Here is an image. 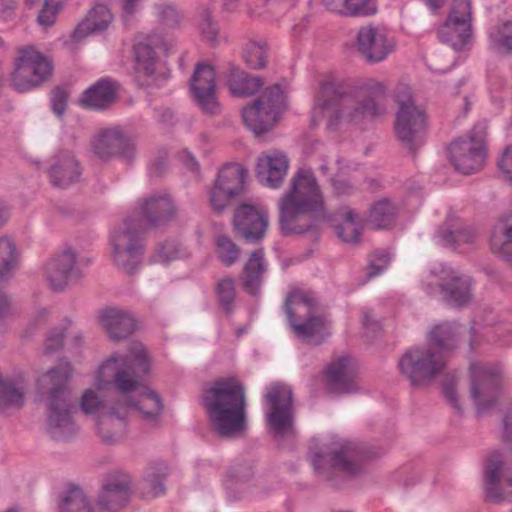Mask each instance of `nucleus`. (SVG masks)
<instances>
[{"label": "nucleus", "instance_id": "obj_4", "mask_svg": "<svg viewBox=\"0 0 512 512\" xmlns=\"http://www.w3.org/2000/svg\"><path fill=\"white\" fill-rule=\"evenodd\" d=\"M280 225L286 234L304 233L325 220L324 199L310 168H299L279 201Z\"/></svg>", "mask_w": 512, "mask_h": 512}, {"label": "nucleus", "instance_id": "obj_26", "mask_svg": "<svg viewBox=\"0 0 512 512\" xmlns=\"http://www.w3.org/2000/svg\"><path fill=\"white\" fill-rule=\"evenodd\" d=\"M289 169L287 155L279 150L262 153L256 164V177L265 187L278 189L284 182Z\"/></svg>", "mask_w": 512, "mask_h": 512}, {"label": "nucleus", "instance_id": "obj_13", "mask_svg": "<svg viewBox=\"0 0 512 512\" xmlns=\"http://www.w3.org/2000/svg\"><path fill=\"white\" fill-rule=\"evenodd\" d=\"M394 99L399 106L395 122L396 134L402 142L414 148L422 143L424 113L414 104L411 88L405 84L396 87Z\"/></svg>", "mask_w": 512, "mask_h": 512}, {"label": "nucleus", "instance_id": "obj_30", "mask_svg": "<svg viewBox=\"0 0 512 512\" xmlns=\"http://www.w3.org/2000/svg\"><path fill=\"white\" fill-rule=\"evenodd\" d=\"M475 238V231L460 220L445 222L434 234L436 244L459 251L464 245L473 243Z\"/></svg>", "mask_w": 512, "mask_h": 512}, {"label": "nucleus", "instance_id": "obj_58", "mask_svg": "<svg viewBox=\"0 0 512 512\" xmlns=\"http://www.w3.org/2000/svg\"><path fill=\"white\" fill-rule=\"evenodd\" d=\"M334 193L338 196H347L353 193L354 187L345 179L338 176L330 179Z\"/></svg>", "mask_w": 512, "mask_h": 512}, {"label": "nucleus", "instance_id": "obj_5", "mask_svg": "<svg viewBox=\"0 0 512 512\" xmlns=\"http://www.w3.org/2000/svg\"><path fill=\"white\" fill-rule=\"evenodd\" d=\"M459 328L451 323L436 325L427 346L411 348L400 358V372L413 386L424 385L443 371L447 353L456 347Z\"/></svg>", "mask_w": 512, "mask_h": 512}, {"label": "nucleus", "instance_id": "obj_6", "mask_svg": "<svg viewBox=\"0 0 512 512\" xmlns=\"http://www.w3.org/2000/svg\"><path fill=\"white\" fill-rule=\"evenodd\" d=\"M203 404L212 427L219 435L234 437L246 429L245 392L237 379L215 381L206 390Z\"/></svg>", "mask_w": 512, "mask_h": 512}, {"label": "nucleus", "instance_id": "obj_44", "mask_svg": "<svg viewBox=\"0 0 512 512\" xmlns=\"http://www.w3.org/2000/svg\"><path fill=\"white\" fill-rule=\"evenodd\" d=\"M322 5L330 12L345 17L371 16L360 0H321Z\"/></svg>", "mask_w": 512, "mask_h": 512}, {"label": "nucleus", "instance_id": "obj_9", "mask_svg": "<svg viewBox=\"0 0 512 512\" xmlns=\"http://www.w3.org/2000/svg\"><path fill=\"white\" fill-rule=\"evenodd\" d=\"M310 463L321 477L331 480L336 472L347 476L360 470V451L348 440L332 441L329 445H320L313 439L309 447Z\"/></svg>", "mask_w": 512, "mask_h": 512}, {"label": "nucleus", "instance_id": "obj_41", "mask_svg": "<svg viewBox=\"0 0 512 512\" xmlns=\"http://www.w3.org/2000/svg\"><path fill=\"white\" fill-rule=\"evenodd\" d=\"M60 512H94L82 489L70 484L62 492L59 500Z\"/></svg>", "mask_w": 512, "mask_h": 512}, {"label": "nucleus", "instance_id": "obj_18", "mask_svg": "<svg viewBox=\"0 0 512 512\" xmlns=\"http://www.w3.org/2000/svg\"><path fill=\"white\" fill-rule=\"evenodd\" d=\"M471 0H452L447 19L438 29L439 39L454 50L464 49L472 37Z\"/></svg>", "mask_w": 512, "mask_h": 512}, {"label": "nucleus", "instance_id": "obj_11", "mask_svg": "<svg viewBox=\"0 0 512 512\" xmlns=\"http://www.w3.org/2000/svg\"><path fill=\"white\" fill-rule=\"evenodd\" d=\"M287 108V98L280 85L266 88L252 104L242 109L244 124L255 134H263L278 121Z\"/></svg>", "mask_w": 512, "mask_h": 512}, {"label": "nucleus", "instance_id": "obj_16", "mask_svg": "<svg viewBox=\"0 0 512 512\" xmlns=\"http://www.w3.org/2000/svg\"><path fill=\"white\" fill-rule=\"evenodd\" d=\"M352 46L366 62L376 64L395 52L397 42L385 27L368 23L354 30Z\"/></svg>", "mask_w": 512, "mask_h": 512}, {"label": "nucleus", "instance_id": "obj_60", "mask_svg": "<svg viewBox=\"0 0 512 512\" xmlns=\"http://www.w3.org/2000/svg\"><path fill=\"white\" fill-rule=\"evenodd\" d=\"M18 0H0V19H10L18 8Z\"/></svg>", "mask_w": 512, "mask_h": 512}, {"label": "nucleus", "instance_id": "obj_33", "mask_svg": "<svg viewBox=\"0 0 512 512\" xmlns=\"http://www.w3.org/2000/svg\"><path fill=\"white\" fill-rule=\"evenodd\" d=\"M80 175L79 164L70 152H61L57 155L49 169L51 183L60 188L75 183Z\"/></svg>", "mask_w": 512, "mask_h": 512}, {"label": "nucleus", "instance_id": "obj_61", "mask_svg": "<svg viewBox=\"0 0 512 512\" xmlns=\"http://www.w3.org/2000/svg\"><path fill=\"white\" fill-rule=\"evenodd\" d=\"M142 0H123L122 2V17L127 21L132 17L141 7Z\"/></svg>", "mask_w": 512, "mask_h": 512}, {"label": "nucleus", "instance_id": "obj_55", "mask_svg": "<svg viewBox=\"0 0 512 512\" xmlns=\"http://www.w3.org/2000/svg\"><path fill=\"white\" fill-rule=\"evenodd\" d=\"M179 257V250L174 242H166L157 247L153 260L166 263Z\"/></svg>", "mask_w": 512, "mask_h": 512}, {"label": "nucleus", "instance_id": "obj_54", "mask_svg": "<svg viewBox=\"0 0 512 512\" xmlns=\"http://www.w3.org/2000/svg\"><path fill=\"white\" fill-rule=\"evenodd\" d=\"M159 20L166 26L173 27L179 23L180 15L171 4H159L156 6Z\"/></svg>", "mask_w": 512, "mask_h": 512}, {"label": "nucleus", "instance_id": "obj_63", "mask_svg": "<svg viewBox=\"0 0 512 512\" xmlns=\"http://www.w3.org/2000/svg\"><path fill=\"white\" fill-rule=\"evenodd\" d=\"M181 159L187 164L191 171H198L199 165L194 156L189 151H183L181 154Z\"/></svg>", "mask_w": 512, "mask_h": 512}, {"label": "nucleus", "instance_id": "obj_21", "mask_svg": "<svg viewBox=\"0 0 512 512\" xmlns=\"http://www.w3.org/2000/svg\"><path fill=\"white\" fill-rule=\"evenodd\" d=\"M246 176V170L240 164L229 163L224 165L219 170L214 186L210 191L211 206L215 210H223L232 198L242 192Z\"/></svg>", "mask_w": 512, "mask_h": 512}, {"label": "nucleus", "instance_id": "obj_36", "mask_svg": "<svg viewBox=\"0 0 512 512\" xmlns=\"http://www.w3.org/2000/svg\"><path fill=\"white\" fill-rule=\"evenodd\" d=\"M26 385L22 377L0 374V411L19 408L25 399Z\"/></svg>", "mask_w": 512, "mask_h": 512}, {"label": "nucleus", "instance_id": "obj_46", "mask_svg": "<svg viewBox=\"0 0 512 512\" xmlns=\"http://www.w3.org/2000/svg\"><path fill=\"white\" fill-rule=\"evenodd\" d=\"M18 254L12 240L0 237V278L8 277L17 267Z\"/></svg>", "mask_w": 512, "mask_h": 512}, {"label": "nucleus", "instance_id": "obj_23", "mask_svg": "<svg viewBox=\"0 0 512 512\" xmlns=\"http://www.w3.org/2000/svg\"><path fill=\"white\" fill-rule=\"evenodd\" d=\"M235 231L247 242L261 240L269 225L267 210L252 204L240 205L234 214Z\"/></svg>", "mask_w": 512, "mask_h": 512}, {"label": "nucleus", "instance_id": "obj_56", "mask_svg": "<svg viewBox=\"0 0 512 512\" xmlns=\"http://www.w3.org/2000/svg\"><path fill=\"white\" fill-rule=\"evenodd\" d=\"M457 381L454 376H447L442 384L443 393L449 403L458 411H462V406L456 390Z\"/></svg>", "mask_w": 512, "mask_h": 512}, {"label": "nucleus", "instance_id": "obj_22", "mask_svg": "<svg viewBox=\"0 0 512 512\" xmlns=\"http://www.w3.org/2000/svg\"><path fill=\"white\" fill-rule=\"evenodd\" d=\"M89 259L77 258L73 250H64L46 265V278L55 290L62 289L81 277V267L87 266Z\"/></svg>", "mask_w": 512, "mask_h": 512}, {"label": "nucleus", "instance_id": "obj_35", "mask_svg": "<svg viewBox=\"0 0 512 512\" xmlns=\"http://www.w3.org/2000/svg\"><path fill=\"white\" fill-rule=\"evenodd\" d=\"M116 84L109 79H100L83 93L79 102L84 107L103 109L113 103Z\"/></svg>", "mask_w": 512, "mask_h": 512}, {"label": "nucleus", "instance_id": "obj_48", "mask_svg": "<svg viewBox=\"0 0 512 512\" xmlns=\"http://www.w3.org/2000/svg\"><path fill=\"white\" fill-rule=\"evenodd\" d=\"M29 6L42 4L38 15V22L41 26H51L61 9L62 0H25Z\"/></svg>", "mask_w": 512, "mask_h": 512}, {"label": "nucleus", "instance_id": "obj_49", "mask_svg": "<svg viewBox=\"0 0 512 512\" xmlns=\"http://www.w3.org/2000/svg\"><path fill=\"white\" fill-rule=\"evenodd\" d=\"M267 48L265 44L251 41L244 50V60L252 69H260L265 66Z\"/></svg>", "mask_w": 512, "mask_h": 512}, {"label": "nucleus", "instance_id": "obj_20", "mask_svg": "<svg viewBox=\"0 0 512 512\" xmlns=\"http://www.w3.org/2000/svg\"><path fill=\"white\" fill-rule=\"evenodd\" d=\"M93 152L103 160L120 157L130 161L136 156L134 138L118 126L100 129L93 137Z\"/></svg>", "mask_w": 512, "mask_h": 512}, {"label": "nucleus", "instance_id": "obj_2", "mask_svg": "<svg viewBox=\"0 0 512 512\" xmlns=\"http://www.w3.org/2000/svg\"><path fill=\"white\" fill-rule=\"evenodd\" d=\"M150 365L142 343H133L126 355L112 354L95 371L92 387L83 391L79 402L81 411L94 420L109 409L103 399L104 392L111 388L121 394L136 391L142 376L149 372Z\"/></svg>", "mask_w": 512, "mask_h": 512}, {"label": "nucleus", "instance_id": "obj_59", "mask_svg": "<svg viewBox=\"0 0 512 512\" xmlns=\"http://www.w3.org/2000/svg\"><path fill=\"white\" fill-rule=\"evenodd\" d=\"M499 169L504 176L512 180V147L505 149L498 162Z\"/></svg>", "mask_w": 512, "mask_h": 512}, {"label": "nucleus", "instance_id": "obj_15", "mask_svg": "<svg viewBox=\"0 0 512 512\" xmlns=\"http://www.w3.org/2000/svg\"><path fill=\"white\" fill-rule=\"evenodd\" d=\"M292 390L285 384H273L264 396L265 414L268 426L276 438L294 433Z\"/></svg>", "mask_w": 512, "mask_h": 512}, {"label": "nucleus", "instance_id": "obj_50", "mask_svg": "<svg viewBox=\"0 0 512 512\" xmlns=\"http://www.w3.org/2000/svg\"><path fill=\"white\" fill-rule=\"evenodd\" d=\"M70 324L68 320L65 321V324L60 329L55 328L52 329L45 341H44V352L46 354L53 353L57 350H59L63 346V340H64V330L67 328V326Z\"/></svg>", "mask_w": 512, "mask_h": 512}, {"label": "nucleus", "instance_id": "obj_39", "mask_svg": "<svg viewBox=\"0 0 512 512\" xmlns=\"http://www.w3.org/2000/svg\"><path fill=\"white\" fill-rule=\"evenodd\" d=\"M227 84L232 95L243 97L257 92L263 82L259 77H252L238 68H232L227 78Z\"/></svg>", "mask_w": 512, "mask_h": 512}, {"label": "nucleus", "instance_id": "obj_25", "mask_svg": "<svg viewBox=\"0 0 512 512\" xmlns=\"http://www.w3.org/2000/svg\"><path fill=\"white\" fill-rule=\"evenodd\" d=\"M130 494V476L124 472L111 473L103 481L97 506L102 511H116L128 503Z\"/></svg>", "mask_w": 512, "mask_h": 512}, {"label": "nucleus", "instance_id": "obj_64", "mask_svg": "<svg viewBox=\"0 0 512 512\" xmlns=\"http://www.w3.org/2000/svg\"><path fill=\"white\" fill-rule=\"evenodd\" d=\"M504 438L507 442H512V416H507L504 420Z\"/></svg>", "mask_w": 512, "mask_h": 512}, {"label": "nucleus", "instance_id": "obj_47", "mask_svg": "<svg viewBox=\"0 0 512 512\" xmlns=\"http://www.w3.org/2000/svg\"><path fill=\"white\" fill-rule=\"evenodd\" d=\"M216 255L225 266L233 265L239 258V247L227 236L220 235L216 238Z\"/></svg>", "mask_w": 512, "mask_h": 512}, {"label": "nucleus", "instance_id": "obj_28", "mask_svg": "<svg viewBox=\"0 0 512 512\" xmlns=\"http://www.w3.org/2000/svg\"><path fill=\"white\" fill-rule=\"evenodd\" d=\"M127 412L122 403L117 407H109L107 411L94 419V430L97 436L107 444L118 442L126 431Z\"/></svg>", "mask_w": 512, "mask_h": 512}, {"label": "nucleus", "instance_id": "obj_32", "mask_svg": "<svg viewBox=\"0 0 512 512\" xmlns=\"http://www.w3.org/2000/svg\"><path fill=\"white\" fill-rule=\"evenodd\" d=\"M114 16L106 5H95L86 15L85 19L76 27L72 40L79 42L86 36L106 30L113 22Z\"/></svg>", "mask_w": 512, "mask_h": 512}, {"label": "nucleus", "instance_id": "obj_8", "mask_svg": "<svg viewBox=\"0 0 512 512\" xmlns=\"http://www.w3.org/2000/svg\"><path fill=\"white\" fill-rule=\"evenodd\" d=\"M312 293L292 290L286 298L285 309L294 334L308 343L320 344L331 334L330 321L315 313Z\"/></svg>", "mask_w": 512, "mask_h": 512}, {"label": "nucleus", "instance_id": "obj_38", "mask_svg": "<svg viewBox=\"0 0 512 512\" xmlns=\"http://www.w3.org/2000/svg\"><path fill=\"white\" fill-rule=\"evenodd\" d=\"M490 248L500 258L512 264V217L498 222L491 234Z\"/></svg>", "mask_w": 512, "mask_h": 512}, {"label": "nucleus", "instance_id": "obj_24", "mask_svg": "<svg viewBox=\"0 0 512 512\" xmlns=\"http://www.w3.org/2000/svg\"><path fill=\"white\" fill-rule=\"evenodd\" d=\"M215 70L208 64H198L190 82L193 98L200 108L210 114L220 111V105L215 94Z\"/></svg>", "mask_w": 512, "mask_h": 512}, {"label": "nucleus", "instance_id": "obj_53", "mask_svg": "<svg viewBox=\"0 0 512 512\" xmlns=\"http://www.w3.org/2000/svg\"><path fill=\"white\" fill-rule=\"evenodd\" d=\"M200 33L203 39L214 45L218 42V28L211 20L210 14L205 11L202 16V21L199 25Z\"/></svg>", "mask_w": 512, "mask_h": 512}, {"label": "nucleus", "instance_id": "obj_29", "mask_svg": "<svg viewBox=\"0 0 512 512\" xmlns=\"http://www.w3.org/2000/svg\"><path fill=\"white\" fill-rule=\"evenodd\" d=\"M98 322L112 340L124 339L136 329L135 318L129 312L114 307L101 310Z\"/></svg>", "mask_w": 512, "mask_h": 512}, {"label": "nucleus", "instance_id": "obj_12", "mask_svg": "<svg viewBox=\"0 0 512 512\" xmlns=\"http://www.w3.org/2000/svg\"><path fill=\"white\" fill-rule=\"evenodd\" d=\"M501 366L473 361L470 364V398L478 414L492 409L499 397Z\"/></svg>", "mask_w": 512, "mask_h": 512}, {"label": "nucleus", "instance_id": "obj_31", "mask_svg": "<svg viewBox=\"0 0 512 512\" xmlns=\"http://www.w3.org/2000/svg\"><path fill=\"white\" fill-rule=\"evenodd\" d=\"M326 378L331 390L350 393L355 390V372L350 358L340 357L330 363Z\"/></svg>", "mask_w": 512, "mask_h": 512}, {"label": "nucleus", "instance_id": "obj_1", "mask_svg": "<svg viewBox=\"0 0 512 512\" xmlns=\"http://www.w3.org/2000/svg\"><path fill=\"white\" fill-rule=\"evenodd\" d=\"M388 112L387 86L375 78H362L349 88L332 79L324 80L315 96L312 121L327 119L329 130L344 124H361L385 116Z\"/></svg>", "mask_w": 512, "mask_h": 512}, {"label": "nucleus", "instance_id": "obj_43", "mask_svg": "<svg viewBox=\"0 0 512 512\" xmlns=\"http://www.w3.org/2000/svg\"><path fill=\"white\" fill-rule=\"evenodd\" d=\"M489 48L496 53L512 51V21L491 27L488 31Z\"/></svg>", "mask_w": 512, "mask_h": 512}, {"label": "nucleus", "instance_id": "obj_17", "mask_svg": "<svg viewBox=\"0 0 512 512\" xmlns=\"http://www.w3.org/2000/svg\"><path fill=\"white\" fill-rule=\"evenodd\" d=\"M52 72L51 62L32 47L20 49L15 59L12 84L19 92H27L46 81Z\"/></svg>", "mask_w": 512, "mask_h": 512}, {"label": "nucleus", "instance_id": "obj_7", "mask_svg": "<svg viewBox=\"0 0 512 512\" xmlns=\"http://www.w3.org/2000/svg\"><path fill=\"white\" fill-rule=\"evenodd\" d=\"M72 373V365L62 361L38 378L40 390L49 393L47 432L56 441H68L78 433L70 392L66 388Z\"/></svg>", "mask_w": 512, "mask_h": 512}, {"label": "nucleus", "instance_id": "obj_45", "mask_svg": "<svg viewBox=\"0 0 512 512\" xmlns=\"http://www.w3.org/2000/svg\"><path fill=\"white\" fill-rule=\"evenodd\" d=\"M167 475L168 467L163 462L152 463L148 466L145 472L144 482L146 487L150 489V494L153 497L164 494V480Z\"/></svg>", "mask_w": 512, "mask_h": 512}, {"label": "nucleus", "instance_id": "obj_51", "mask_svg": "<svg viewBox=\"0 0 512 512\" xmlns=\"http://www.w3.org/2000/svg\"><path fill=\"white\" fill-rule=\"evenodd\" d=\"M217 294L224 309L229 310L235 297V285L232 279H223L218 283Z\"/></svg>", "mask_w": 512, "mask_h": 512}, {"label": "nucleus", "instance_id": "obj_19", "mask_svg": "<svg viewBox=\"0 0 512 512\" xmlns=\"http://www.w3.org/2000/svg\"><path fill=\"white\" fill-rule=\"evenodd\" d=\"M484 488L492 501L512 499V466L502 451L492 452L484 465Z\"/></svg>", "mask_w": 512, "mask_h": 512}, {"label": "nucleus", "instance_id": "obj_3", "mask_svg": "<svg viewBox=\"0 0 512 512\" xmlns=\"http://www.w3.org/2000/svg\"><path fill=\"white\" fill-rule=\"evenodd\" d=\"M138 210L141 221L127 218L110 234L113 261L126 273L135 272L142 261L141 222L163 224L176 215L178 208L167 191H157L142 199Z\"/></svg>", "mask_w": 512, "mask_h": 512}, {"label": "nucleus", "instance_id": "obj_37", "mask_svg": "<svg viewBox=\"0 0 512 512\" xmlns=\"http://www.w3.org/2000/svg\"><path fill=\"white\" fill-rule=\"evenodd\" d=\"M265 272L264 252L262 249H257L251 253L243 269V285L248 293L252 295L258 293Z\"/></svg>", "mask_w": 512, "mask_h": 512}, {"label": "nucleus", "instance_id": "obj_57", "mask_svg": "<svg viewBox=\"0 0 512 512\" xmlns=\"http://www.w3.org/2000/svg\"><path fill=\"white\" fill-rule=\"evenodd\" d=\"M67 93L61 88H56L51 94L52 109L58 116L62 115L66 108Z\"/></svg>", "mask_w": 512, "mask_h": 512}, {"label": "nucleus", "instance_id": "obj_42", "mask_svg": "<svg viewBox=\"0 0 512 512\" xmlns=\"http://www.w3.org/2000/svg\"><path fill=\"white\" fill-rule=\"evenodd\" d=\"M342 223L337 227L338 236L348 243H356L360 240L363 221L362 219L351 209H344L340 213Z\"/></svg>", "mask_w": 512, "mask_h": 512}, {"label": "nucleus", "instance_id": "obj_34", "mask_svg": "<svg viewBox=\"0 0 512 512\" xmlns=\"http://www.w3.org/2000/svg\"><path fill=\"white\" fill-rule=\"evenodd\" d=\"M128 394H122L124 401L123 407L127 411L128 409L138 410L143 419L151 424H155L162 412L163 404L160 396L153 390L145 388L137 401L128 399Z\"/></svg>", "mask_w": 512, "mask_h": 512}, {"label": "nucleus", "instance_id": "obj_62", "mask_svg": "<svg viewBox=\"0 0 512 512\" xmlns=\"http://www.w3.org/2000/svg\"><path fill=\"white\" fill-rule=\"evenodd\" d=\"M432 14H437L447 3V0H421Z\"/></svg>", "mask_w": 512, "mask_h": 512}, {"label": "nucleus", "instance_id": "obj_52", "mask_svg": "<svg viewBox=\"0 0 512 512\" xmlns=\"http://www.w3.org/2000/svg\"><path fill=\"white\" fill-rule=\"evenodd\" d=\"M391 262L390 253L387 251L375 252L369 261V276L374 277L380 275Z\"/></svg>", "mask_w": 512, "mask_h": 512}, {"label": "nucleus", "instance_id": "obj_40", "mask_svg": "<svg viewBox=\"0 0 512 512\" xmlns=\"http://www.w3.org/2000/svg\"><path fill=\"white\" fill-rule=\"evenodd\" d=\"M397 206L387 198L375 202L368 215V222L375 229H387L393 226L397 216Z\"/></svg>", "mask_w": 512, "mask_h": 512}, {"label": "nucleus", "instance_id": "obj_14", "mask_svg": "<svg viewBox=\"0 0 512 512\" xmlns=\"http://www.w3.org/2000/svg\"><path fill=\"white\" fill-rule=\"evenodd\" d=\"M485 137V125L478 124L467 135L451 143L449 159L457 171L472 174L482 169L486 159Z\"/></svg>", "mask_w": 512, "mask_h": 512}, {"label": "nucleus", "instance_id": "obj_27", "mask_svg": "<svg viewBox=\"0 0 512 512\" xmlns=\"http://www.w3.org/2000/svg\"><path fill=\"white\" fill-rule=\"evenodd\" d=\"M169 47L158 34L141 36L134 45L135 70L138 75L151 78L156 72L157 52H169Z\"/></svg>", "mask_w": 512, "mask_h": 512}, {"label": "nucleus", "instance_id": "obj_10", "mask_svg": "<svg viewBox=\"0 0 512 512\" xmlns=\"http://www.w3.org/2000/svg\"><path fill=\"white\" fill-rule=\"evenodd\" d=\"M472 279L443 263H434L422 287L431 296L442 295L453 306H464L472 299Z\"/></svg>", "mask_w": 512, "mask_h": 512}]
</instances>
